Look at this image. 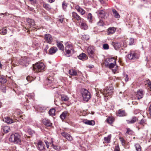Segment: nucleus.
Here are the masks:
<instances>
[{
    "mask_svg": "<svg viewBox=\"0 0 151 151\" xmlns=\"http://www.w3.org/2000/svg\"><path fill=\"white\" fill-rule=\"evenodd\" d=\"M20 136L19 134L16 133L14 134H12L9 138V140L10 141L14 142L15 144H19L21 142Z\"/></svg>",
    "mask_w": 151,
    "mask_h": 151,
    "instance_id": "obj_1",
    "label": "nucleus"
},
{
    "mask_svg": "<svg viewBox=\"0 0 151 151\" xmlns=\"http://www.w3.org/2000/svg\"><path fill=\"white\" fill-rule=\"evenodd\" d=\"M111 45L116 50H117L120 48L123 49L127 46L126 42L123 41L119 42H111Z\"/></svg>",
    "mask_w": 151,
    "mask_h": 151,
    "instance_id": "obj_2",
    "label": "nucleus"
},
{
    "mask_svg": "<svg viewBox=\"0 0 151 151\" xmlns=\"http://www.w3.org/2000/svg\"><path fill=\"white\" fill-rule=\"evenodd\" d=\"M45 68V65L43 63L41 62H37L33 66V70L36 72H41L44 70Z\"/></svg>",
    "mask_w": 151,
    "mask_h": 151,
    "instance_id": "obj_3",
    "label": "nucleus"
},
{
    "mask_svg": "<svg viewBox=\"0 0 151 151\" xmlns=\"http://www.w3.org/2000/svg\"><path fill=\"white\" fill-rule=\"evenodd\" d=\"M81 93L83 100L88 101L91 98L90 92L87 90L83 88L81 91Z\"/></svg>",
    "mask_w": 151,
    "mask_h": 151,
    "instance_id": "obj_4",
    "label": "nucleus"
},
{
    "mask_svg": "<svg viewBox=\"0 0 151 151\" xmlns=\"http://www.w3.org/2000/svg\"><path fill=\"white\" fill-rule=\"evenodd\" d=\"M113 92V88L111 86H107L106 88L101 93L106 97L111 96Z\"/></svg>",
    "mask_w": 151,
    "mask_h": 151,
    "instance_id": "obj_5",
    "label": "nucleus"
},
{
    "mask_svg": "<svg viewBox=\"0 0 151 151\" xmlns=\"http://www.w3.org/2000/svg\"><path fill=\"white\" fill-rule=\"evenodd\" d=\"M139 57V54L136 52L131 51L130 53L128 55V58L129 60H136Z\"/></svg>",
    "mask_w": 151,
    "mask_h": 151,
    "instance_id": "obj_6",
    "label": "nucleus"
},
{
    "mask_svg": "<svg viewBox=\"0 0 151 151\" xmlns=\"http://www.w3.org/2000/svg\"><path fill=\"white\" fill-rule=\"evenodd\" d=\"M72 45L70 44H66L65 49L66 53L65 54L66 56L68 57H70V54L71 52L73 53V50Z\"/></svg>",
    "mask_w": 151,
    "mask_h": 151,
    "instance_id": "obj_7",
    "label": "nucleus"
},
{
    "mask_svg": "<svg viewBox=\"0 0 151 151\" xmlns=\"http://www.w3.org/2000/svg\"><path fill=\"white\" fill-rule=\"evenodd\" d=\"M37 147L38 150L42 151L45 148V145L44 142L41 141H39L37 143Z\"/></svg>",
    "mask_w": 151,
    "mask_h": 151,
    "instance_id": "obj_8",
    "label": "nucleus"
},
{
    "mask_svg": "<svg viewBox=\"0 0 151 151\" xmlns=\"http://www.w3.org/2000/svg\"><path fill=\"white\" fill-rule=\"evenodd\" d=\"M44 39L45 41L47 43L51 44L52 42L53 39L52 36L49 34H47L45 35Z\"/></svg>",
    "mask_w": 151,
    "mask_h": 151,
    "instance_id": "obj_9",
    "label": "nucleus"
},
{
    "mask_svg": "<svg viewBox=\"0 0 151 151\" xmlns=\"http://www.w3.org/2000/svg\"><path fill=\"white\" fill-rule=\"evenodd\" d=\"M87 51L89 57L91 58L93 57L94 50L93 47L89 46L87 49Z\"/></svg>",
    "mask_w": 151,
    "mask_h": 151,
    "instance_id": "obj_10",
    "label": "nucleus"
},
{
    "mask_svg": "<svg viewBox=\"0 0 151 151\" xmlns=\"http://www.w3.org/2000/svg\"><path fill=\"white\" fill-rule=\"evenodd\" d=\"M61 134L63 137L68 141H71L73 140V138L70 135L66 132H62Z\"/></svg>",
    "mask_w": 151,
    "mask_h": 151,
    "instance_id": "obj_11",
    "label": "nucleus"
},
{
    "mask_svg": "<svg viewBox=\"0 0 151 151\" xmlns=\"http://www.w3.org/2000/svg\"><path fill=\"white\" fill-rule=\"evenodd\" d=\"M27 23H28V27H35L34 26H35V22L33 19L28 18L27 19Z\"/></svg>",
    "mask_w": 151,
    "mask_h": 151,
    "instance_id": "obj_12",
    "label": "nucleus"
},
{
    "mask_svg": "<svg viewBox=\"0 0 151 151\" xmlns=\"http://www.w3.org/2000/svg\"><path fill=\"white\" fill-rule=\"evenodd\" d=\"M116 115L119 116H127V114L125 111L122 109H119L116 113Z\"/></svg>",
    "mask_w": 151,
    "mask_h": 151,
    "instance_id": "obj_13",
    "label": "nucleus"
},
{
    "mask_svg": "<svg viewBox=\"0 0 151 151\" xmlns=\"http://www.w3.org/2000/svg\"><path fill=\"white\" fill-rule=\"evenodd\" d=\"M104 64L106 67L109 68V69L113 68L116 64V62L109 63L107 61H105Z\"/></svg>",
    "mask_w": 151,
    "mask_h": 151,
    "instance_id": "obj_14",
    "label": "nucleus"
},
{
    "mask_svg": "<svg viewBox=\"0 0 151 151\" xmlns=\"http://www.w3.org/2000/svg\"><path fill=\"white\" fill-rule=\"evenodd\" d=\"M42 122L47 127L51 126L52 124V123H51L50 120L47 118L43 119Z\"/></svg>",
    "mask_w": 151,
    "mask_h": 151,
    "instance_id": "obj_15",
    "label": "nucleus"
},
{
    "mask_svg": "<svg viewBox=\"0 0 151 151\" xmlns=\"http://www.w3.org/2000/svg\"><path fill=\"white\" fill-rule=\"evenodd\" d=\"M75 9L82 15H83L85 13V11L78 5L76 6Z\"/></svg>",
    "mask_w": 151,
    "mask_h": 151,
    "instance_id": "obj_16",
    "label": "nucleus"
},
{
    "mask_svg": "<svg viewBox=\"0 0 151 151\" xmlns=\"http://www.w3.org/2000/svg\"><path fill=\"white\" fill-rule=\"evenodd\" d=\"M143 91L141 89H139L137 92L136 96L137 97V99H139L143 97Z\"/></svg>",
    "mask_w": 151,
    "mask_h": 151,
    "instance_id": "obj_17",
    "label": "nucleus"
},
{
    "mask_svg": "<svg viewBox=\"0 0 151 151\" xmlns=\"http://www.w3.org/2000/svg\"><path fill=\"white\" fill-rule=\"evenodd\" d=\"M83 122L85 124L90 125L93 126L95 124V122L94 120H89L87 119L84 120Z\"/></svg>",
    "mask_w": 151,
    "mask_h": 151,
    "instance_id": "obj_18",
    "label": "nucleus"
},
{
    "mask_svg": "<svg viewBox=\"0 0 151 151\" xmlns=\"http://www.w3.org/2000/svg\"><path fill=\"white\" fill-rule=\"evenodd\" d=\"M99 16L101 18H104L105 15V12L103 10H98L97 11Z\"/></svg>",
    "mask_w": 151,
    "mask_h": 151,
    "instance_id": "obj_19",
    "label": "nucleus"
},
{
    "mask_svg": "<svg viewBox=\"0 0 151 151\" xmlns=\"http://www.w3.org/2000/svg\"><path fill=\"white\" fill-rule=\"evenodd\" d=\"M58 50L57 48L55 47H51L49 50V54L52 55L55 53Z\"/></svg>",
    "mask_w": 151,
    "mask_h": 151,
    "instance_id": "obj_20",
    "label": "nucleus"
},
{
    "mask_svg": "<svg viewBox=\"0 0 151 151\" xmlns=\"http://www.w3.org/2000/svg\"><path fill=\"white\" fill-rule=\"evenodd\" d=\"M72 17L73 19L77 21H79L81 19L80 17L76 13L74 12H72Z\"/></svg>",
    "mask_w": 151,
    "mask_h": 151,
    "instance_id": "obj_21",
    "label": "nucleus"
},
{
    "mask_svg": "<svg viewBox=\"0 0 151 151\" xmlns=\"http://www.w3.org/2000/svg\"><path fill=\"white\" fill-rule=\"evenodd\" d=\"M78 58L83 60H85L87 59V57L86 54L84 53H82L80 54L78 56Z\"/></svg>",
    "mask_w": 151,
    "mask_h": 151,
    "instance_id": "obj_22",
    "label": "nucleus"
},
{
    "mask_svg": "<svg viewBox=\"0 0 151 151\" xmlns=\"http://www.w3.org/2000/svg\"><path fill=\"white\" fill-rule=\"evenodd\" d=\"M79 25L80 27L82 29L86 30L88 29V26L85 22H81L79 23Z\"/></svg>",
    "mask_w": 151,
    "mask_h": 151,
    "instance_id": "obj_23",
    "label": "nucleus"
},
{
    "mask_svg": "<svg viewBox=\"0 0 151 151\" xmlns=\"http://www.w3.org/2000/svg\"><path fill=\"white\" fill-rule=\"evenodd\" d=\"M138 120L137 118L135 116H133L131 120H127V122L128 124H133L136 122Z\"/></svg>",
    "mask_w": 151,
    "mask_h": 151,
    "instance_id": "obj_24",
    "label": "nucleus"
},
{
    "mask_svg": "<svg viewBox=\"0 0 151 151\" xmlns=\"http://www.w3.org/2000/svg\"><path fill=\"white\" fill-rule=\"evenodd\" d=\"M116 28L114 27H109L108 29L107 32L108 34L110 35V34H113L116 31Z\"/></svg>",
    "mask_w": 151,
    "mask_h": 151,
    "instance_id": "obj_25",
    "label": "nucleus"
},
{
    "mask_svg": "<svg viewBox=\"0 0 151 151\" xmlns=\"http://www.w3.org/2000/svg\"><path fill=\"white\" fill-rule=\"evenodd\" d=\"M68 112L67 111L63 112L60 116V118L62 120H64L68 114Z\"/></svg>",
    "mask_w": 151,
    "mask_h": 151,
    "instance_id": "obj_26",
    "label": "nucleus"
},
{
    "mask_svg": "<svg viewBox=\"0 0 151 151\" xmlns=\"http://www.w3.org/2000/svg\"><path fill=\"white\" fill-rule=\"evenodd\" d=\"M3 121L7 124H11L13 122L12 119L8 117L5 118L3 119Z\"/></svg>",
    "mask_w": 151,
    "mask_h": 151,
    "instance_id": "obj_27",
    "label": "nucleus"
},
{
    "mask_svg": "<svg viewBox=\"0 0 151 151\" xmlns=\"http://www.w3.org/2000/svg\"><path fill=\"white\" fill-rule=\"evenodd\" d=\"M56 42L57 44V45L59 49L62 51H63L64 46L61 42H60L58 41H57Z\"/></svg>",
    "mask_w": 151,
    "mask_h": 151,
    "instance_id": "obj_28",
    "label": "nucleus"
},
{
    "mask_svg": "<svg viewBox=\"0 0 151 151\" xmlns=\"http://www.w3.org/2000/svg\"><path fill=\"white\" fill-rule=\"evenodd\" d=\"M69 73L72 76H76L77 75V73L76 71L73 69L69 70Z\"/></svg>",
    "mask_w": 151,
    "mask_h": 151,
    "instance_id": "obj_29",
    "label": "nucleus"
},
{
    "mask_svg": "<svg viewBox=\"0 0 151 151\" xmlns=\"http://www.w3.org/2000/svg\"><path fill=\"white\" fill-rule=\"evenodd\" d=\"M49 76L50 75H48V76ZM48 76H47V79L45 81L46 82V83L47 85H48L49 84L51 83H52V81L54 80L53 78L52 77L50 76L49 78H48Z\"/></svg>",
    "mask_w": 151,
    "mask_h": 151,
    "instance_id": "obj_30",
    "label": "nucleus"
},
{
    "mask_svg": "<svg viewBox=\"0 0 151 151\" xmlns=\"http://www.w3.org/2000/svg\"><path fill=\"white\" fill-rule=\"evenodd\" d=\"M6 82V80L5 77L3 76H0V83H5Z\"/></svg>",
    "mask_w": 151,
    "mask_h": 151,
    "instance_id": "obj_31",
    "label": "nucleus"
},
{
    "mask_svg": "<svg viewBox=\"0 0 151 151\" xmlns=\"http://www.w3.org/2000/svg\"><path fill=\"white\" fill-rule=\"evenodd\" d=\"M112 12L113 15L115 18H118L120 17V16L119 14L115 9H113Z\"/></svg>",
    "mask_w": 151,
    "mask_h": 151,
    "instance_id": "obj_32",
    "label": "nucleus"
},
{
    "mask_svg": "<svg viewBox=\"0 0 151 151\" xmlns=\"http://www.w3.org/2000/svg\"><path fill=\"white\" fill-rule=\"evenodd\" d=\"M111 137V135H109L107 137H105L104 140L107 143H109L110 142Z\"/></svg>",
    "mask_w": 151,
    "mask_h": 151,
    "instance_id": "obj_33",
    "label": "nucleus"
},
{
    "mask_svg": "<svg viewBox=\"0 0 151 151\" xmlns=\"http://www.w3.org/2000/svg\"><path fill=\"white\" fill-rule=\"evenodd\" d=\"M55 109L52 108L49 111V115L52 116H53L55 115Z\"/></svg>",
    "mask_w": 151,
    "mask_h": 151,
    "instance_id": "obj_34",
    "label": "nucleus"
},
{
    "mask_svg": "<svg viewBox=\"0 0 151 151\" xmlns=\"http://www.w3.org/2000/svg\"><path fill=\"white\" fill-rule=\"evenodd\" d=\"M2 128L4 132L5 133H8L10 130L9 127L6 126H4Z\"/></svg>",
    "mask_w": 151,
    "mask_h": 151,
    "instance_id": "obj_35",
    "label": "nucleus"
},
{
    "mask_svg": "<svg viewBox=\"0 0 151 151\" xmlns=\"http://www.w3.org/2000/svg\"><path fill=\"white\" fill-rule=\"evenodd\" d=\"M134 146L137 151H141V150L142 147L139 144L137 143Z\"/></svg>",
    "mask_w": 151,
    "mask_h": 151,
    "instance_id": "obj_36",
    "label": "nucleus"
},
{
    "mask_svg": "<svg viewBox=\"0 0 151 151\" xmlns=\"http://www.w3.org/2000/svg\"><path fill=\"white\" fill-rule=\"evenodd\" d=\"M114 119L112 117H109L106 120V122L109 124H112L114 121Z\"/></svg>",
    "mask_w": 151,
    "mask_h": 151,
    "instance_id": "obj_37",
    "label": "nucleus"
},
{
    "mask_svg": "<svg viewBox=\"0 0 151 151\" xmlns=\"http://www.w3.org/2000/svg\"><path fill=\"white\" fill-rule=\"evenodd\" d=\"M28 58H24L22 59V63H23L26 66V64L28 63Z\"/></svg>",
    "mask_w": 151,
    "mask_h": 151,
    "instance_id": "obj_38",
    "label": "nucleus"
},
{
    "mask_svg": "<svg viewBox=\"0 0 151 151\" xmlns=\"http://www.w3.org/2000/svg\"><path fill=\"white\" fill-rule=\"evenodd\" d=\"M105 61H107L108 62H109V63H115L116 60L114 58H108V60H106Z\"/></svg>",
    "mask_w": 151,
    "mask_h": 151,
    "instance_id": "obj_39",
    "label": "nucleus"
},
{
    "mask_svg": "<svg viewBox=\"0 0 151 151\" xmlns=\"http://www.w3.org/2000/svg\"><path fill=\"white\" fill-rule=\"evenodd\" d=\"M7 30L5 28H4L0 30V34L3 35H6L7 33Z\"/></svg>",
    "mask_w": 151,
    "mask_h": 151,
    "instance_id": "obj_40",
    "label": "nucleus"
},
{
    "mask_svg": "<svg viewBox=\"0 0 151 151\" xmlns=\"http://www.w3.org/2000/svg\"><path fill=\"white\" fill-rule=\"evenodd\" d=\"M61 99L62 101H66L69 99V98L67 96L64 95L61 96Z\"/></svg>",
    "mask_w": 151,
    "mask_h": 151,
    "instance_id": "obj_41",
    "label": "nucleus"
},
{
    "mask_svg": "<svg viewBox=\"0 0 151 151\" xmlns=\"http://www.w3.org/2000/svg\"><path fill=\"white\" fill-rule=\"evenodd\" d=\"M87 19L89 22H92V14L91 13H88L87 16Z\"/></svg>",
    "mask_w": 151,
    "mask_h": 151,
    "instance_id": "obj_42",
    "label": "nucleus"
},
{
    "mask_svg": "<svg viewBox=\"0 0 151 151\" xmlns=\"http://www.w3.org/2000/svg\"><path fill=\"white\" fill-rule=\"evenodd\" d=\"M34 107L37 109V110L40 111H43V110H44V109L43 107H41V106L38 105L36 107H35V106H34Z\"/></svg>",
    "mask_w": 151,
    "mask_h": 151,
    "instance_id": "obj_43",
    "label": "nucleus"
},
{
    "mask_svg": "<svg viewBox=\"0 0 151 151\" xmlns=\"http://www.w3.org/2000/svg\"><path fill=\"white\" fill-rule=\"evenodd\" d=\"M127 131L125 133L126 135H127V134H133V132L132 130H131L129 128H127Z\"/></svg>",
    "mask_w": 151,
    "mask_h": 151,
    "instance_id": "obj_44",
    "label": "nucleus"
},
{
    "mask_svg": "<svg viewBox=\"0 0 151 151\" xmlns=\"http://www.w3.org/2000/svg\"><path fill=\"white\" fill-rule=\"evenodd\" d=\"M26 79L28 82H30L34 80V78L32 76H28L27 77Z\"/></svg>",
    "mask_w": 151,
    "mask_h": 151,
    "instance_id": "obj_45",
    "label": "nucleus"
},
{
    "mask_svg": "<svg viewBox=\"0 0 151 151\" xmlns=\"http://www.w3.org/2000/svg\"><path fill=\"white\" fill-rule=\"evenodd\" d=\"M119 139L121 142L123 146H124L125 145V141L124 139L122 137H120Z\"/></svg>",
    "mask_w": 151,
    "mask_h": 151,
    "instance_id": "obj_46",
    "label": "nucleus"
},
{
    "mask_svg": "<svg viewBox=\"0 0 151 151\" xmlns=\"http://www.w3.org/2000/svg\"><path fill=\"white\" fill-rule=\"evenodd\" d=\"M97 24L99 26H102L103 25L104 23L103 21L102 20L100 19L97 22Z\"/></svg>",
    "mask_w": 151,
    "mask_h": 151,
    "instance_id": "obj_47",
    "label": "nucleus"
},
{
    "mask_svg": "<svg viewBox=\"0 0 151 151\" xmlns=\"http://www.w3.org/2000/svg\"><path fill=\"white\" fill-rule=\"evenodd\" d=\"M103 48L105 50H107L109 48V46L107 44H104L103 46Z\"/></svg>",
    "mask_w": 151,
    "mask_h": 151,
    "instance_id": "obj_48",
    "label": "nucleus"
},
{
    "mask_svg": "<svg viewBox=\"0 0 151 151\" xmlns=\"http://www.w3.org/2000/svg\"><path fill=\"white\" fill-rule=\"evenodd\" d=\"M100 3L103 5V6H106V3L103 0H99Z\"/></svg>",
    "mask_w": 151,
    "mask_h": 151,
    "instance_id": "obj_49",
    "label": "nucleus"
},
{
    "mask_svg": "<svg viewBox=\"0 0 151 151\" xmlns=\"http://www.w3.org/2000/svg\"><path fill=\"white\" fill-rule=\"evenodd\" d=\"M146 122V120L144 119H142L139 123L140 124H144Z\"/></svg>",
    "mask_w": 151,
    "mask_h": 151,
    "instance_id": "obj_50",
    "label": "nucleus"
},
{
    "mask_svg": "<svg viewBox=\"0 0 151 151\" xmlns=\"http://www.w3.org/2000/svg\"><path fill=\"white\" fill-rule=\"evenodd\" d=\"M147 83L149 86L150 87H151V81L149 79H148L146 81Z\"/></svg>",
    "mask_w": 151,
    "mask_h": 151,
    "instance_id": "obj_51",
    "label": "nucleus"
},
{
    "mask_svg": "<svg viewBox=\"0 0 151 151\" xmlns=\"http://www.w3.org/2000/svg\"><path fill=\"white\" fill-rule=\"evenodd\" d=\"M114 151H120V149L118 145L115 147Z\"/></svg>",
    "mask_w": 151,
    "mask_h": 151,
    "instance_id": "obj_52",
    "label": "nucleus"
},
{
    "mask_svg": "<svg viewBox=\"0 0 151 151\" xmlns=\"http://www.w3.org/2000/svg\"><path fill=\"white\" fill-rule=\"evenodd\" d=\"M44 6L46 9L49 10L50 9V6L48 4L44 5Z\"/></svg>",
    "mask_w": 151,
    "mask_h": 151,
    "instance_id": "obj_53",
    "label": "nucleus"
},
{
    "mask_svg": "<svg viewBox=\"0 0 151 151\" xmlns=\"http://www.w3.org/2000/svg\"><path fill=\"white\" fill-rule=\"evenodd\" d=\"M117 68H118V67L116 66V67H115L114 69H112V72L114 73H116V71H117Z\"/></svg>",
    "mask_w": 151,
    "mask_h": 151,
    "instance_id": "obj_54",
    "label": "nucleus"
},
{
    "mask_svg": "<svg viewBox=\"0 0 151 151\" xmlns=\"http://www.w3.org/2000/svg\"><path fill=\"white\" fill-rule=\"evenodd\" d=\"M62 6L63 9L64 10L66 9L67 5L64 3H63L62 4Z\"/></svg>",
    "mask_w": 151,
    "mask_h": 151,
    "instance_id": "obj_55",
    "label": "nucleus"
},
{
    "mask_svg": "<svg viewBox=\"0 0 151 151\" xmlns=\"http://www.w3.org/2000/svg\"><path fill=\"white\" fill-rule=\"evenodd\" d=\"M29 1L32 4H34L36 3V0H29Z\"/></svg>",
    "mask_w": 151,
    "mask_h": 151,
    "instance_id": "obj_56",
    "label": "nucleus"
},
{
    "mask_svg": "<svg viewBox=\"0 0 151 151\" xmlns=\"http://www.w3.org/2000/svg\"><path fill=\"white\" fill-rule=\"evenodd\" d=\"M130 42L129 43V45H131L134 42V40L133 39H131L130 40Z\"/></svg>",
    "mask_w": 151,
    "mask_h": 151,
    "instance_id": "obj_57",
    "label": "nucleus"
},
{
    "mask_svg": "<svg viewBox=\"0 0 151 151\" xmlns=\"http://www.w3.org/2000/svg\"><path fill=\"white\" fill-rule=\"evenodd\" d=\"M140 112V110L139 109H135L134 111V113L135 114L139 113Z\"/></svg>",
    "mask_w": 151,
    "mask_h": 151,
    "instance_id": "obj_58",
    "label": "nucleus"
},
{
    "mask_svg": "<svg viewBox=\"0 0 151 151\" xmlns=\"http://www.w3.org/2000/svg\"><path fill=\"white\" fill-rule=\"evenodd\" d=\"M128 79H129V78H128V76L127 74H126L125 76V78L124 80H125V81L126 82H127L128 81Z\"/></svg>",
    "mask_w": 151,
    "mask_h": 151,
    "instance_id": "obj_59",
    "label": "nucleus"
},
{
    "mask_svg": "<svg viewBox=\"0 0 151 151\" xmlns=\"http://www.w3.org/2000/svg\"><path fill=\"white\" fill-rule=\"evenodd\" d=\"M64 18L62 17H60V18L59 19L58 21L62 23L63 22V19Z\"/></svg>",
    "mask_w": 151,
    "mask_h": 151,
    "instance_id": "obj_60",
    "label": "nucleus"
},
{
    "mask_svg": "<svg viewBox=\"0 0 151 151\" xmlns=\"http://www.w3.org/2000/svg\"><path fill=\"white\" fill-rule=\"evenodd\" d=\"M45 142L47 148H48L49 146V142L47 141H45Z\"/></svg>",
    "mask_w": 151,
    "mask_h": 151,
    "instance_id": "obj_61",
    "label": "nucleus"
},
{
    "mask_svg": "<svg viewBox=\"0 0 151 151\" xmlns=\"http://www.w3.org/2000/svg\"><path fill=\"white\" fill-rule=\"evenodd\" d=\"M49 48V46L48 45H47L45 48V49H44V50L45 51H47V49L48 48Z\"/></svg>",
    "mask_w": 151,
    "mask_h": 151,
    "instance_id": "obj_62",
    "label": "nucleus"
},
{
    "mask_svg": "<svg viewBox=\"0 0 151 151\" xmlns=\"http://www.w3.org/2000/svg\"><path fill=\"white\" fill-rule=\"evenodd\" d=\"M49 1L50 3H52L53 2H54L55 0H49Z\"/></svg>",
    "mask_w": 151,
    "mask_h": 151,
    "instance_id": "obj_63",
    "label": "nucleus"
},
{
    "mask_svg": "<svg viewBox=\"0 0 151 151\" xmlns=\"http://www.w3.org/2000/svg\"><path fill=\"white\" fill-rule=\"evenodd\" d=\"M149 110H151V104H150L149 108Z\"/></svg>",
    "mask_w": 151,
    "mask_h": 151,
    "instance_id": "obj_64",
    "label": "nucleus"
}]
</instances>
